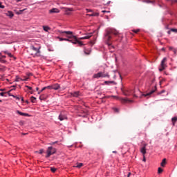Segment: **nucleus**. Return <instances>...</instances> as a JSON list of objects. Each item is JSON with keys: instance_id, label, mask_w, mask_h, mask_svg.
<instances>
[{"instance_id": "2", "label": "nucleus", "mask_w": 177, "mask_h": 177, "mask_svg": "<svg viewBox=\"0 0 177 177\" xmlns=\"http://www.w3.org/2000/svg\"><path fill=\"white\" fill-rule=\"evenodd\" d=\"M111 35H118V31L114 29H109L106 30V35L105 36V39L110 41L111 39Z\"/></svg>"}, {"instance_id": "44", "label": "nucleus", "mask_w": 177, "mask_h": 177, "mask_svg": "<svg viewBox=\"0 0 177 177\" xmlns=\"http://www.w3.org/2000/svg\"><path fill=\"white\" fill-rule=\"evenodd\" d=\"M46 89H53L52 85H51V86H46Z\"/></svg>"}, {"instance_id": "56", "label": "nucleus", "mask_w": 177, "mask_h": 177, "mask_svg": "<svg viewBox=\"0 0 177 177\" xmlns=\"http://www.w3.org/2000/svg\"><path fill=\"white\" fill-rule=\"evenodd\" d=\"M3 53H4L6 55H8V53H9V52H8V51H3Z\"/></svg>"}, {"instance_id": "39", "label": "nucleus", "mask_w": 177, "mask_h": 177, "mask_svg": "<svg viewBox=\"0 0 177 177\" xmlns=\"http://www.w3.org/2000/svg\"><path fill=\"white\" fill-rule=\"evenodd\" d=\"M50 171H53V172H56V168H55V167H51V168H50Z\"/></svg>"}, {"instance_id": "49", "label": "nucleus", "mask_w": 177, "mask_h": 177, "mask_svg": "<svg viewBox=\"0 0 177 177\" xmlns=\"http://www.w3.org/2000/svg\"><path fill=\"white\" fill-rule=\"evenodd\" d=\"M142 161H144V162H146V157L145 156V155L143 156Z\"/></svg>"}, {"instance_id": "21", "label": "nucleus", "mask_w": 177, "mask_h": 177, "mask_svg": "<svg viewBox=\"0 0 177 177\" xmlns=\"http://www.w3.org/2000/svg\"><path fill=\"white\" fill-rule=\"evenodd\" d=\"M171 121H172L173 125H175V122H176V121H177V117L175 116V117L172 118Z\"/></svg>"}, {"instance_id": "19", "label": "nucleus", "mask_w": 177, "mask_h": 177, "mask_svg": "<svg viewBox=\"0 0 177 177\" xmlns=\"http://www.w3.org/2000/svg\"><path fill=\"white\" fill-rule=\"evenodd\" d=\"M165 164H167V159L164 158L160 163L161 167H165Z\"/></svg>"}, {"instance_id": "23", "label": "nucleus", "mask_w": 177, "mask_h": 177, "mask_svg": "<svg viewBox=\"0 0 177 177\" xmlns=\"http://www.w3.org/2000/svg\"><path fill=\"white\" fill-rule=\"evenodd\" d=\"M0 62L5 64V63H8V61L5 60V59L3 58L2 57H0Z\"/></svg>"}, {"instance_id": "48", "label": "nucleus", "mask_w": 177, "mask_h": 177, "mask_svg": "<svg viewBox=\"0 0 177 177\" xmlns=\"http://www.w3.org/2000/svg\"><path fill=\"white\" fill-rule=\"evenodd\" d=\"M89 35H90L89 37H90V38H92V37H93V35H93V33H92V32H90V33H89Z\"/></svg>"}, {"instance_id": "35", "label": "nucleus", "mask_w": 177, "mask_h": 177, "mask_svg": "<svg viewBox=\"0 0 177 177\" xmlns=\"http://www.w3.org/2000/svg\"><path fill=\"white\" fill-rule=\"evenodd\" d=\"M6 93L8 94V96H12V97H16L15 95L10 94V91L6 92Z\"/></svg>"}, {"instance_id": "64", "label": "nucleus", "mask_w": 177, "mask_h": 177, "mask_svg": "<svg viewBox=\"0 0 177 177\" xmlns=\"http://www.w3.org/2000/svg\"><path fill=\"white\" fill-rule=\"evenodd\" d=\"M38 89H39L38 87H37V88H36V90L38 91Z\"/></svg>"}, {"instance_id": "17", "label": "nucleus", "mask_w": 177, "mask_h": 177, "mask_svg": "<svg viewBox=\"0 0 177 177\" xmlns=\"http://www.w3.org/2000/svg\"><path fill=\"white\" fill-rule=\"evenodd\" d=\"M17 114H19V115H23L24 117H27L28 115V113L21 112L20 111H17Z\"/></svg>"}, {"instance_id": "33", "label": "nucleus", "mask_w": 177, "mask_h": 177, "mask_svg": "<svg viewBox=\"0 0 177 177\" xmlns=\"http://www.w3.org/2000/svg\"><path fill=\"white\" fill-rule=\"evenodd\" d=\"M162 169L161 167H159L158 169V174H161L162 172Z\"/></svg>"}, {"instance_id": "53", "label": "nucleus", "mask_w": 177, "mask_h": 177, "mask_svg": "<svg viewBox=\"0 0 177 177\" xmlns=\"http://www.w3.org/2000/svg\"><path fill=\"white\" fill-rule=\"evenodd\" d=\"M145 2H147V3H150V0H147V1H145Z\"/></svg>"}, {"instance_id": "37", "label": "nucleus", "mask_w": 177, "mask_h": 177, "mask_svg": "<svg viewBox=\"0 0 177 177\" xmlns=\"http://www.w3.org/2000/svg\"><path fill=\"white\" fill-rule=\"evenodd\" d=\"M169 50H173L174 53H176V51L175 50V49H174V47H169Z\"/></svg>"}, {"instance_id": "27", "label": "nucleus", "mask_w": 177, "mask_h": 177, "mask_svg": "<svg viewBox=\"0 0 177 177\" xmlns=\"http://www.w3.org/2000/svg\"><path fill=\"white\" fill-rule=\"evenodd\" d=\"M5 68H6V67H5L4 66H0V72L5 71Z\"/></svg>"}, {"instance_id": "41", "label": "nucleus", "mask_w": 177, "mask_h": 177, "mask_svg": "<svg viewBox=\"0 0 177 177\" xmlns=\"http://www.w3.org/2000/svg\"><path fill=\"white\" fill-rule=\"evenodd\" d=\"M39 99L40 100H45V98L44 97L43 95H40Z\"/></svg>"}, {"instance_id": "14", "label": "nucleus", "mask_w": 177, "mask_h": 177, "mask_svg": "<svg viewBox=\"0 0 177 177\" xmlns=\"http://www.w3.org/2000/svg\"><path fill=\"white\" fill-rule=\"evenodd\" d=\"M156 92V90H151L149 93H147L146 94H142V96H145V97H147V96H150V95H153Z\"/></svg>"}, {"instance_id": "18", "label": "nucleus", "mask_w": 177, "mask_h": 177, "mask_svg": "<svg viewBox=\"0 0 177 177\" xmlns=\"http://www.w3.org/2000/svg\"><path fill=\"white\" fill-rule=\"evenodd\" d=\"M72 95H73L74 97H78V96H80V92L75 91L74 93H72Z\"/></svg>"}, {"instance_id": "8", "label": "nucleus", "mask_w": 177, "mask_h": 177, "mask_svg": "<svg viewBox=\"0 0 177 177\" xmlns=\"http://www.w3.org/2000/svg\"><path fill=\"white\" fill-rule=\"evenodd\" d=\"M113 97H114L117 100H120V102H121V103H127V102H128V99H127V98H122V97H120L118 96H113Z\"/></svg>"}, {"instance_id": "32", "label": "nucleus", "mask_w": 177, "mask_h": 177, "mask_svg": "<svg viewBox=\"0 0 177 177\" xmlns=\"http://www.w3.org/2000/svg\"><path fill=\"white\" fill-rule=\"evenodd\" d=\"M80 39H89V36H86V37H80Z\"/></svg>"}, {"instance_id": "16", "label": "nucleus", "mask_w": 177, "mask_h": 177, "mask_svg": "<svg viewBox=\"0 0 177 177\" xmlns=\"http://www.w3.org/2000/svg\"><path fill=\"white\" fill-rule=\"evenodd\" d=\"M27 80H28V78H25V79H21V77H16V79H15V81L17 82H19V81H27Z\"/></svg>"}, {"instance_id": "62", "label": "nucleus", "mask_w": 177, "mask_h": 177, "mask_svg": "<svg viewBox=\"0 0 177 177\" xmlns=\"http://www.w3.org/2000/svg\"><path fill=\"white\" fill-rule=\"evenodd\" d=\"M21 102H24V99L23 97L21 98Z\"/></svg>"}, {"instance_id": "46", "label": "nucleus", "mask_w": 177, "mask_h": 177, "mask_svg": "<svg viewBox=\"0 0 177 177\" xmlns=\"http://www.w3.org/2000/svg\"><path fill=\"white\" fill-rule=\"evenodd\" d=\"M44 153V149H40L39 151V154H42Z\"/></svg>"}, {"instance_id": "28", "label": "nucleus", "mask_w": 177, "mask_h": 177, "mask_svg": "<svg viewBox=\"0 0 177 177\" xmlns=\"http://www.w3.org/2000/svg\"><path fill=\"white\" fill-rule=\"evenodd\" d=\"M84 52L85 55H89V50L88 49H86V48H84Z\"/></svg>"}, {"instance_id": "45", "label": "nucleus", "mask_w": 177, "mask_h": 177, "mask_svg": "<svg viewBox=\"0 0 177 177\" xmlns=\"http://www.w3.org/2000/svg\"><path fill=\"white\" fill-rule=\"evenodd\" d=\"M26 88H28V89H29L30 91L32 90V87L30 86H26Z\"/></svg>"}, {"instance_id": "22", "label": "nucleus", "mask_w": 177, "mask_h": 177, "mask_svg": "<svg viewBox=\"0 0 177 177\" xmlns=\"http://www.w3.org/2000/svg\"><path fill=\"white\" fill-rule=\"evenodd\" d=\"M7 16H9V17H13L14 16L13 12L12 11H8L7 12Z\"/></svg>"}, {"instance_id": "9", "label": "nucleus", "mask_w": 177, "mask_h": 177, "mask_svg": "<svg viewBox=\"0 0 177 177\" xmlns=\"http://www.w3.org/2000/svg\"><path fill=\"white\" fill-rule=\"evenodd\" d=\"M59 121H64V120H67V116L64 114L63 113H61L58 117Z\"/></svg>"}, {"instance_id": "15", "label": "nucleus", "mask_w": 177, "mask_h": 177, "mask_svg": "<svg viewBox=\"0 0 177 177\" xmlns=\"http://www.w3.org/2000/svg\"><path fill=\"white\" fill-rule=\"evenodd\" d=\"M90 42H89V44L90 45H95V42L96 41V36H93V40L92 39H90Z\"/></svg>"}, {"instance_id": "34", "label": "nucleus", "mask_w": 177, "mask_h": 177, "mask_svg": "<svg viewBox=\"0 0 177 177\" xmlns=\"http://www.w3.org/2000/svg\"><path fill=\"white\" fill-rule=\"evenodd\" d=\"M171 31L172 32L177 33V29H176V28H171Z\"/></svg>"}, {"instance_id": "51", "label": "nucleus", "mask_w": 177, "mask_h": 177, "mask_svg": "<svg viewBox=\"0 0 177 177\" xmlns=\"http://www.w3.org/2000/svg\"><path fill=\"white\" fill-rule=\"evenodd\" d=\"M108 46L110 48H114V46H111V44H108Z\"/></svg>"}, {"instance_id": "12", "label": "nucleus", "mask_w": 177, "mask_h": 177, "mask_svg": "<svg viewBox=\"0 0 177 177\" xmlns=\"http://www.w3.org/2000/svg\"><path fill=\"white\" fill-rule=\"evenodd\" d=\"M52 88L54 91H59V89H60V85L59 84H55L52 85Z\"/></svg>"}, {"instance_id": "24", "label": "nucleus", "mask_w": 177, "mask_h": 177, "mask_svg": "<svg viewBox=\"0 0 177 177\" xmlns=\"http://www.w3.org/2000/svg\"><path fill=\"white\" fill-rule=\"evenodd\" d=\"M36 100H37V98L35 97L34 96L30 97V101L32 103H35Z\"/></svg>"}, {"instance_id": "50", "label": "nucleus", "mask_w": 177, "mask_h": 177, "mask_svg": "<svg viewBox=\"0 0 177 177\" xmlns=\"http://www.w3.org/2000/svg\"><path fill=\"white\" fill-rule=\"evenodd\" d=\"M15 97V99H17V100H20V97H17V96H16L15 95V97Z\"/></svg>"}, {"instance_id": "61", "label": "nucleus", "mask_w": 177, "mask_h": 177, "mask_svg": "<svg viewBox=\"0 0 177 177\" xmlns=\"http://www.w3.org/2000/svg\"><path fill=\"white\" fill-rule=\"evenodd\" d=\"M106 12H107V11H106V10L102 11L103 13H106Z\"/></svg>"}, {"instance_id": "40", "label": "nucleus", "mask_w": 177, "mask_h": 177, "mask_svg": "<svg viewBox=\"0 0 177 177\" xmlns=\"http://www.w3.org/2000/svg\"><path fill=\"white\" fill-rule=\"evenodd\" d=\"M57 39H58L60 41H64V38H63V37H57Z\"/></svg>"}, {"instance_id": "43", "label": "nucleus", "mask_w": 177, "mask_h": 177, "mask_svg": "<svg viewBox=\"0 0 177 177\" xmlns=\"http://www.w3.org/2000/svg\"><path fill=\"white\" fill-rule=\"evenodd\" d=\"M45 89H46V86L44 87L41 91L40 92H39L38 93H41V92H44V91H45Z\"/></svg>"}, {"instance_id": "60", "label": "nucleus", "mask_w": 177, "mask_h": 177, "mask_svg": "<svg viewBox=\"0 0 177 177\" xmlns=\"http://www.w3.org/2000/svg\"><path fill=\"white\" fill-rule=\"evenodd\" d=\"M0 57H2V53H0Z\"/></svg>"}, {"instance_id": "63", "label": "nucleus", "mask_w": 177, "mask_h": 177, "mask_svg": "<svg viewBox=\"0 0 177 177\" xmlns=\"http://www.w3.org/2000/svg\"><path fill=\"white\" fill-rule=\"evenodd\" d=\"M21 0H17V2H21Z\"/></svg>"}, {"instance_id": "31", "label": "nucleus", "mask_w": 177, "mask_h": 177, "mask_svg": "<svg viewBox=\"0 0 177 177\" xmlns=\"http://www.w3.org/2000/svg\"><path fill=\"white\" fill-rule=\"evenodd\" d=\"M7 94L6 92H2V93H0V96H2V97H6V95Z\"/></svg>"}, {"instance_id": "4", "label": "nucleus", "mask_w": 177, "mask_h": 177, "mask_svg": "<svg viewBox=\"0 0 177 177\" xmlns=\"http://www.w3.org/2000/svg\"><path fill=\"white\" fill-rule=\"evenodd\" d=\"M56 148H53V147H48L46 151L47 155L46 156V158H49V156L56 153Z\"/></svg>"}, {"instance_id": "59", "label": "nucleus", "mask_w": 177, "mask_h": 177, "mask_svg": "<svg viewBox=\"0 0 177 177\" xmlns=\"http://www.w3.org/2000/svg\"><path fill=\"white\" fill-rule=\"evenodd\" d=\"M55 143H57V142H52L51 145H55Z\"/></svg>"}, {"instance_id": "25", "label": "nucleus", "mask_w": 177, "mask_h": 177, "mask_svg": "<svg viewBox=\"0 0 177 177\" xmlns=\"http://www.w3.org/2000/svg\"><path fill=\"white\" fill-rule=\"evenodd\" d=\"M24 10H27V8L20 10L19 11L17 12V15H21L24 12Z\"/></svg>"}, {"instance_id": "52", "label": "nucleus", "mask_w": 177, "mask_h": 177, "mask_svg": "<svg viewBox=\"0 0 177 177\" xmlns=\"http://www.w3.org/2000/svg\"><path fill=\"white\" fill-rule=\"evenodd\" d=\"M1 57H2L3 59H6V55H1Z\"/></svg>"}, {"instance_id": "10", "label": "nucleus", "mask_w": 177, "mask_h": 177, "mask_svg": "<svg viewBox=\"0 0 177 177\" xmlns=\"http://www.w3.org/2000/svg\"><path fill=\"white\" fill-rule=\"evenodd\" d=\"M146 146H147V144H145L144 146L140 148V153H142V156L146 154Z\"/></svg>"}, {"instance_id": "57", "label": "nucleus", "mask_w": 177, "mask_h": 177, "mask_svg": "<svg viewBox=\"0 0 177 177\" xmlns=\"http://www.w3.org/2000/svg\"><path fill=\"white\" fill-rule=\"evenodd\" d=\"M93 34H94V35H96V34H97L96 30H95V31L93 32Z\"/></svg>"}, {"instance_id": "55", "label": "nucleus", "mask_w": 177, "mask_h": 177, "mask_svg": "<svg viewBox=\"0 0 177 177\" xmlns=\"http://www.w3.org/2000/svg\"><path fill=\"white\" fill-rule=\"evenodd\" d=\"M3 91H5V88H1V89H0V91H1V92H3Z\"/></svg>"}, {"instance_id": "58", "label": "nucleus", "mask_w": 177, "mask_h": 177, "mask_svg": "<svg viewBox=\"0 0 177 177\" xmlns=\"http://www.w3.org/2000/svg\"><path fill=\"white\" fill-rule=\"evenodd\" d=\"M26 103H27V104H28V103H30V102L28 100H26Z\"/></svg>"}, {"instance_id": "13", "label": "nucleus", "mask_w": 177, "mask_h": 177, "mask_svg": "<svg viewBox=\"0 0 177 177\" xmlns=\"http://www.w3.org/2000/svg\"><path fill=\"white\" fill-rule=\"evenodd\" d=\"M60 10L57 8H52L51 10H49V13H59Z\"/></svg>"}, {"instance_id": "42", "label": "nucleus", "mask_w": 177, "mask_h": 177, "mask_svg": "<svg viewBox=\"0 0 177 177\" xmlns=\"http://www.w3.org/2000/svg\"><path fill=\"white\" fill-rule=\"evenodd\" d=\"M139 31H140L139 29L133 30V32H135L136 34H138V32H139Z\"/></svg>"}, {"instance_id": "11", "label": "nucleus", "mask_w": 177, "mask_h": 177, "mask_svg": "<svg viewBox=\"0 0 177 177\" xmlns=\"http://www.w3.org/2000/svg\"><path fill=\"white\" fill-rule=\"evenodd\" d=\"M89 16H90V17H97V16H99V13L93 12V11L89 10Z\"/></svg>"}, {"instance_id": "30", "label": "nucleus", "mask_w": 177, "mask_h": 177, "mask_svg": "<svg viewBox=\"0 0 177 177\" xmlns=\"http://www.w3.org/2000/svg\"><path fill=\"white\" fill-rule=\"evenodd\" d=\"M43 28L46 32H48V30H50L49 27L48 26H44Z\"/></svg>"}, {"instance_id": "5", "label": "nucleus", "mask_w": 177, "mask_h": 177, "mask_svg": "<svg viewBox=\"0 0 177 177\" xmlns=\"http://www.w3.org/2000/svg\"><path fill=\"white\" fill-rule=\"evenodd\" d=\"M165 68H167V57H164L161 61L159 71H164Z\"/></svg>"}, {"instance_id": "54", "label": "nucleus", "mask_w": 177, "mask_h": 177, "mask_svg": "<svg viewBox=\"0 0 177 177\" xmlns=\"http://www.w3.org/2000/svg\"><path fill=\"white\" fill-rule=\"evenodd\" d=\"M172 30H171V29H170V30H169V31H167V34H171V32Z\"/></svg>"}, {"instance_id": "38", "label": "nucleus", "mask_w": 177, "mask_h": 177, "mask_svg": "<svg viewBox=\"0 0 177 177\" xmlns=\"http://www.w3.org/2000/svg\"><path fill=\"white\" fill-rule=\"evenodd\" d=\"M105 84H114L113 81H106Z\"/></svg>"}, {"instance_id": "47", "label": "nucleus", "mask_w": 177, "mask_h": 177, "mask_svg": "<svg viewBox=\"0 0 177 177\" xmlns=\"http://www.w3.org/2000/svg\"><path fill=\"white\" fill-rule=\"evenodd\" d=\"M124 95H125V96H128L129 95V92H124Z\"/></svg>"}, {"instance_id": "1", "label": "nucleus", "mask_w": 177, "mask_h": 177, "mask_svg": "<svg viewBox=\"0 0 177 177\" xmlns=\"http://www.w3.org/2000/svg\"><path fill=\"white\" fill-rule=\"evenodd\" d=\"M73 39L71 38H64V41H67L68 42H71L72 44L76 45V44H78L79 46H82L84 44H82L81 41H78L77 39V37L73 35L72 36Z\"/></svg>"}, {"instance_id": "36", "label": "nucleus", "mask_w": 177, "mask_h": 177, "mask_svg": "<svg viewBox=\"0 0 177 177\" xmlns=\"http://www.w3.org/2000/svg\"><path fill=\"white\" fill-rule=\"evenodd\" d=\"M0 9H5V6L2 5V2H0Z\"/></svg>"}, {"instance_id": "7", "label": "nucleus", "mask_w": 177, "mask_h": 177, "mask_svg": "<svg viewBox=\"0 0 177 177\" xmlns=\"http://www.w3.org/2000/svg\"><path fill=\"white\" fill-rule=\"evenodd\" d=\"M109 77V73H104V72H99L93 75V78H104Z\"/></svg>"}, {"instance_id": "3", "label": "nucleus", "mask_w": 177, "mask_h": 177, "mask_svg": "<svg viewBox=\"0 0 177 177\" xmlns=\"http://www.w3.org/2000/svg\"><path fill=\"white\" fill-rule=\"evenodd\" d=\"M60 37H66V38H73V32L71 31H58Z\"/></svg>"}, {"instance_id": "29", "label": "nucleus", "mask_w": 177, "mask_h": 177, "mask_svg": "<svg viewBox=\"0 0 177 177\" xmlns=\"http://www.w3.org/2000/svg\"><path fill=\"white\" fill-rule=\"evenodd\" d=\"M7 55L9 56V57H13V59H15V60H16V57H15L13 56V55H12V53H8Z\"/></svg>"}, {"instance_id": "6", "label": "nucleus", "mask_w": 177, "mask_h": 177, "mask_svg": "<svg viewBox=\"0 0 177 177\" xmlns=\"http://www.w3.org/2000/svg\"><path fill=\"white\" fill-rule=\"evenodd\" d=\"M32 50H33L34 52H36L35 54L32 53L31 55L33 56V57H39V56H41V51L39 50V48H35L34 47V46H32L31 47Z\"/></svg>"}, {"instance_id": "20", "label": "nucleus", "mask_w": 177, "mask_h": 177, "mask_svg": "<svg viewBox=\"0 0 177 177\" xmlns=\"http://www.w3.org/2000/svg\"><path fill=\"white\" fill-rule=\"evenodd\" d=\"M83 165L84 164L82 163H77L76 165L74 166V168H81Z\"/></svg>"}, {"instance_id": "26", "label": "nucleus", "mask_w": 177, "mask_h": 177, "mask_svg": "<svg viewBox=\"0 0 177 177\" xmlns=\"http://www.w3.org/2000/svg\"><path fill=\"white\" fill-rule=\"evenodd\" d=\"M112 109L113 110L114 113H119L120 111L118 108L113 107Z\"/></svg>"}]
</instances>
